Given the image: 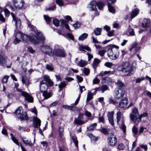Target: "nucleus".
<instances>
[{"label": "nucleus", "mask_w": 151, "mask_h": 151, "mask_svg": "<svg viewBox=\"0 0 151 151\" xmlns=\"http://www.w3.org/2000/svg\"><path fill=\"white\" fill-rule=\"evenodd\" d=\"M28 25L31 30H33L35 32L37 36L35 35H33L32 33L31 34L30 36H27V35L21 32L22 36L20 39L22 41L26 42L30 41L35 45L39 44L40 41L42 43H44L45 38L42 34L40 32L36 30L35 27L29 23L28 24Z\"/></svg>", "instance_id": "1"}, {"label": "nucleus", "mask_w": 151, "mask_h": 151, "mask_svg": "<svg viewBox=\"0 0 151 151\" xmlns=\"http://www.w3.org/2000/svg\"><path fill=\"white\" fill-rule=\"evenodd\" d=\"M119 47L115 45H111L108 47L106 51L108 56L112 60H115L119 57Z\"/></svg>", "instance_id": "2"}, {"label": "nucleus", "mask_w": 151, "mask_h": 151, "mask_svg": "<svg viewBox=\"0 0 151 151\" xmlns=\"http://www.w3.org/2000/svg\"><path fill=\"white\" fill-rule=\"evenodd\" d=\"M40 90L42 92L47 91L48 86H52L53 83L48 76L45 75L44 76L43 79L40 82Z\"/></svg>", "instance_id": "3"}, {"label": "nucleus", "mask_w": 151, "mask_h": 151, "mask_svg": "<svg viewBox=\"0 0 151 151\" xmlns=\"http://www.w3.org/2000/svg\"><path fill=\"white\" fill-rule=\"evenodd\" d=\"M139 114L138 109L135 108L133 109L132 114H130V118L132 120L134 121L136 124H138L141 122L142 117H145L147 116V114L146 113H144L140 115Z\"/></svg>", "instance_id": "4"}, {"label": "nucleus", "mask_w": 151, "mask_h": 151, "mask_svg": "<svg viewBox=\"0 0 151 151\" xmlns=\"http://www.w3.org/2000/svg\"><path fill=\"white\" fill-rule=\"evenodd\" d=\"M80 88V93L74 103H73L70 105V106L63 105V107L65 109L71 110L74 111H77L78 110L77 109L76 107L75 106L78 103L79 101L80 100L81 94L82 93L83 91L86 90L84 86H81L80 85H79Z\"/></svg>", "instance_id": "5"}, {"label": "nucleus", "mask_w": 151, "mask_h": 151, "mask_svg": "<svg viewBox=\"0 0 151 151\" xmlns=\"http://www.w3.org/2000/svg\"><path fill=\"white\" fill-rule=\"evenodd\" d=\"M41 51L44 53L50 56H53L54 53V51L52 50V48L50 45L44 44L40 47Z\"/></svg>", "instance_id": "6"}, {"label": "nucleus", "mask_w": 151, "mask_h": 151, "mask_svg": "<svg viewBox=\"0 0 151 151\" xmlns=\"http://www.w3.org/2000/svg\"><path fill=\"white\" fill-rule=\"evenodd\" d=\"M124 92L122 88H116L114 91V96L116 99H120L124 96Z\"/></svg>", "instance_id": "7"}, {"label": "nucleus", "mask_w": 151, "mask_h": 151, "mask_svg": "<svg viewBox=\"0 0 151 151\" xmlns=\"http://www.w3.org/2000/svg\"><path fill=\"white\" fill-rule=\"evenodd\" d=\"M116 119H117V122L118 124L120 125L119 122L121 121L122 124L120 126V128L122 130L124 133L125 134L126 133V127L124 124L123 120L122 119L121 112L120 111H119L116 113Z\"/></svg>", "instance_id": "8"}, {"label": "nucleus", "mask_w": 151, "mask_h": 151, "mask_svg": "<svg viewBox=\"0 0 151 151\" xmlns=\"http://www.w3.org/2000/svg\"><path fill=\"white\" fill-rule=\"evenodd\" d=\"M17 90L19 94L24 97L26 100L30 102H32L33 101V97L28 93L19 88H17Z\"/></svg>", "instance_id": "9"}, {"label": "nucleus", "mask_w": 151, "mask_h": 151, "mask_svg": "<svg viewBox=\"0 0 151 151\" xmlns=\"http://www.w3.org/2000/svg\"><path fill=\"white\" fill-rule=\"evenodd\" d=\"M125 64H127L125 67L124 72L128 73L127 74V76H129L133 74L134 73V68L132 65H130L128 62H126Z\"/></svg>", "instance_id": "10"}, {"label": "nucleus", "mask_w": 151, "mask_h": 151, "mask_svg": "<svg viewBox=\"0 0 151 151\" xmlns=\"http://www.w3.org/2000/svg\"><path fill=\"white\" fill-rule=\"evenodd\" d=\"M108 140V143L110 146L113 147L116 145L117 139L113 134L111 133L109 135Z\"/></svg>", "instance_id": "11"}, {"label": "nucleus", "mask_w": 151, "mask_h": 151, "mask_svg": "<svg viewBox=\"0 0 151 151\" xmlns=\"http://www.w3.org/2000/svg\"><path fill=\"white\" fill-rule=\"evenodd\" d=\"M24 2L23 0H14L13 4L14 6L17 9L22 8Z\"/></svg>", "instance_id": "12"}, {"label": "nucleus", "mask_w": 151, "mask_h": 151, "mask_svg": "<svg viewBox=\"0 0 151 151\" xmlns=\"http://www.w3.org/2000/svg\"><path fill=\"white\" fill-rule=\"evenodd\" d=\"M54 55H55L56 56L61 57H64L65 56V53L64 51L60 49H58L55 50H54Z\"/></svg>", "instance_id": "13"}, {"label": "nucleus", "mask_w": 151, "mask_h": 151, "mask_svg": "<svg viewBox=\"0 0 151 151\" xmlns=\"http://www.w3.org/2000/svg\"><path fill=\"white\" fill-rule=\"evenodd\" d=\"M11 14L13 19V20L15 22L16 28H19L21 25V22L20 19L16 17L13 13H12Z\"/></svg>", "instance_id": "14"}, {"label": "nucleus", "mask_w": 151, "mask_h": 151, "mask_svg": "<svg viewBox=\"0 0 151 151\" xmlns=\"http://www.w3.org/2000/svg\"><path fill=\"white\" fill-rule=\"evenodd\" d=\"M96 4V2L95 1H92L88 5V8L91 11L95 10L97 9Z\"/></svg>", "instance_id": "15"}, {"label": "nucleus", "mask_w": 151, "mask_h": 151, "mask_svg": "<svg viewBox=\"0 0 151 151\" xmlns=\"http://www.w3.org/2000/svg\"><path fill=\"white\" fill-rule=\"evenodd\" d=\"M128 103V100L127 98L122 99L119 104V106L121 108H124L127 106Z\"/></svg>", "instance_id": "16"}, {"label": "nucleus", "mask_w": 151, "mask_h": 151, "mask_svg": "<svg viewBox=\"0 0 151 151\" xmlns=\"http://www.w3.org/2000/svg\"><path fill=\"white\" fill-rule=\"evenodd\" d=\"M22 36L21 34V32H17L15 34V38L14 40V43L16 45L19 42L22 41L20 38H21V36Z\"/></svg>", "instance_id": "17"}, {"label": "nucleus", "mask_w": 151, "mask_h": 151, "mask_svg": "<svg viewBox=\"0 0 151 151\" xmlns=\"http://www.w3.org/2000/svg\"><path fill=\"white\" fill-rule=\"evenodd\" d=\"M41 124V121L37 117H35L33 118V125L34 127L38 128V126L40 127Z\"/></svg>", "instance_id": "18"}, {"label": "nucleus", "mask_w": 151, "mask_h": 151, "mask_svg": "<svg viewBox=\"0 0 151 151\" xmlns=\"http://www.w3.org/2000/svg\"><path fill=\"white\" fill-rule=\"evenodd\" d=\"M150 24V21L149 19H145L142 22V26L144 28H147L149 27Z\"/></svg>", "instance_id": "19"}, {"label": "nucleus", "mask_w": 151, "mask_h": 151, "mask_svg": "<svg viewBox=\"0 0 151 151\" xmlns=\"http://www.w3.org/2000/svg\"><path fill=\"white\" fill-rule=\"evenodd\" d=\"M139 9L137 8H135L132 10L131 15V18L132 19L136 16L139 14Z\"/></svg>", "instance_id": "20"}, {"label": "nucleus", "mask_w": 151, "mask_h": 151, "mask_svg": "<svg viewBox=\"0 0 151 151\" xmlns=\"http://www.w3.org/2000/svg\"><path fill=\"white\" fill-rule=\"evenodd\" d=\"M76 63L78 65L81 67L86 66L87 64V61L82 59Z\"/></svg>", "instance_id": "21"}, {"label": "nucleus", "mask_w": 151, "mask_h": 151, "mask_svg": "<svg viewBox=\"0 0 151 151\" xmlns=\"http://www.w3.org/2000/svg\"><path fill=\"white\" fill-rule=\"evenodd\" d=\"M42 96L44 97V99H47L50 98L52 96L51 92H48L47 91L42 92Z\"/></svg>", "instance_id": "22"}, {"label": "nucleus", "mask_w": 151, "mask_h": 151, "mask_svg": "<svg viewBox=\"0 0 151 151\" xmlns=\"http://www.w3.org/2000/svg\"><path fill=\"white\" fill-rule=\"evenodd\" d=\"M100 62V60L99 59L95 58L94 59L93 63V68L95 70L96 68L98 66V65Z\"/></svg>", "instance_id": "23"}, {"label": "nucleus", "mask_w": 151, "mask_h": 151, "mask_svg": "<svg viewBox=\"0 0 151 151\" xmlns=\"http://www.w3.org/2000/svg\"><path fill=\"white\" fill-rule=\"evenodd\" d=\"M20 118L21 120H27L28 119V117L27 115L26 112H24L20 116Z\"/></svg>", "instance_id": "24"}, {"label": "nucleus", "mask_w": 151, "mask_h": 151, "mask_svg": "<svg viewBox=\"0 0 151 151\" xmlns=\"http://www.w3.org/2000/svg\"><path fill=\"white\" fill-rule=\"evenodd\" d=\"M79 50L81 51H84L86 50L88 51H90L91 49L87 46L81 45L79 46Z\"/></svg>", "instance_id": "25"}, {"label": "nucleus", "mask_w": 151, "mask_h": 151, "mask_svg": "<svg viewBox=\"0 0 151 151\" xmlns=\"http://www.w3.org/2000/svg\"><path fill=\"white\" fill-rule=\"evenodd\" d=\"M22 139L24 144L30 146H32L33 144L30 139L24 140L23 138H22Z\"/></svg>", "instance_id": "26"}, {"label": "nucleus", "mask_w": 151, "mask_h": 151, "mask_svg": "<svg viewBox=\"0 0 151 151\" xmlns=\"http://www.w3.org/2000/svg\"><path fill=\"white\" fill-rule=\"evenodd\" d=\"M93 94L92 93L91 91H89L87 93L86 101L88 102L93 98Z\"/></svg>", "instance_id": "27"}, {"label": "nucleus", "mask_w": 151, "mask_h": 151, "mask_svg": "<svg viewBox=\"0 0 151 151\" xmlns=\"http://www.w3.org/2000/svg\"><path fill=\"white\" fill-rule=\"evenodd\" d=\"M96 6H97L98 9L100 10H102L103 7L104 6V4L101 1H99L96 3Z\"/></svg>", "instance_id": "28"}, {"label": "nucleus", "mask_w": 151, "mask_h": 151, "mask_svg": "<svg viewBox=\"0 0 151 151\" xmlns=\"http://www.w3.org/2000/svg\"><path fill=\"white\" fill-rule=\"evenodd\" d=\"M104 80L105 81V83H107L108 84H111L113 82L112 79L109 77L104 78Z\"/></svg>", "instance_id": "29"}, {"label": "nucleus", "mask_w": 151, "mask_h": 151, "mask_svg": "<svg viewBox=\"0 0 151 151\" xmlns=\"http://www.w3.org/2000/svg\"><path fill=\"white\" fill-rule=\"evenodd\" d=\"M6 58L5 57L0 55V64L3 65L5 64L6 62Z\"/></svg>", "instance_id": "30"}, {"label": "nucleus", "mask_w": 151, "mask_h": 151, "mask_svg": "<svg viewBox=\"0 0 151 151\" xmlns=\"http://www.w3.org/2000/svg\"><path fill=\"white\" fill-rule=\"evenodd\" d=\"M116 84L119 88H122L124 86V84L121 81L118 80Z\"/></svg>", "instance_id": "31"}, {"label": "nucleus", "mask_w": 151, "mask_h": 151, "mask_svg": "<svg viewBox=\"0 0 151 151\" xmlns=\"http://www.w3.org/2000/svg\"><path fill=\"white\" fill-rule=\"evenodd\" d=\"M108 9L110 12L112 13H114L115 12V9L114 7L109 4V3L108 4Z\"/></svg>", "instance_id": "32"}, {"label": "nucleus", "mask_w": 151, "mask_h": 151, "mask_svg": "<svg viewBox=\"0 0 151 151\" xmlns=\"http://www.w3.org/2000/svg\"><path fill=\"white\" fill-rule=\"evenodd\" d=\"M88 34L86 33H84L82 34L78 38V40H79L82 41L84 39L86 38L88 36Z\"/></svg>", "instance_id": "33"}, {"label": "nucleus", "mask_w": 151, "mask_h": 151, "mask_svg": "<svg viewBox=\"0 0 151 151\" xmlns=\"http://www.w3.org/2000/svg\"><path fill=\"white\" fill-rule=\"evenodd\" d=\"M108 87L106 85H103L100 87V91H101L103 93L105 91L108 90Z\"/></svg>", "instance_id": "34"}, {"label": "nucleus", "mask_w": 151, "mask_h": 151, "mask_svg": "<svg viewBox=\"0 0 151 151\" xmlns=\"http://www.w3.org/2000/svg\"><path fill=\"white\" fill-rule=\"evenodd\" d=\"M74 122L75 123L77 124H82L84 123V122L80 119H79L77 118H75Z\"/></svg>", "instance_id": "35"}, {"label": "nucleus", "mask_w": 151, "mask_h": 151, "mask_svg": "<svg viewBox=\"0 0 151 151\" xmlns=\"http://www.w3.org/2000/svg\"><path fill=\"white\" fill-rule=\"evenodd\" d=\"M108 102L109 104H112L114 105H115L118 103V102L116 101V100L111 97L109 98V99Z\"/></svg>", "instance_id": "36"}, {"label": "nucleus", "mask_w": 151, "mask_h": 151, "mask_svg": "<svg viewBox=\"0 0 151 151\" xmlns=\"http://www.w3.org/2000/svg\"><path fill=\"white\" fill-rule=\"evenodd\" d=\"M127 65V64H125L124 63L122 65L119 66L117 68L118 70L122 71L124 72L125 67Z\"/></svg>", "instance_id": "37"}, {"label": "nucleus", "mask_w": 151, "mask_h": 151, "mask_svg": "<svg viewBox=\"0 0 151 151\" xmlns=\"http://www.w3.org/2000/svg\"><path fill=\"white\" fill-rule=\"evenodd\" d=\"M94 31L96 35H99L101 34V29L100 28H97L94 29Z\"/></svg>", "instance_id": "38"}, {"label": "nucleus", "mask_w": 151, "mask_h": 151, "mask_svg": "<svg viewBox=\"0 0 151 151\" xmlns=\"http://www.w3.org/2000/svg\"><path fill=\"white\" fill-rule=\"evenodd\" d=\"M97 125V124L96 123H94L90 125L87 128V129L90 131L96 128Z\"/></svg>", "instance_id": "39"}, {"label": "nucleus", "mask_w": 151, "mask_h": 151, "mask_svg": "<svg viewBox=\"0 0 151 151\" xmlns=\"http://www.w3.org/2000/svg\"><path fill=\"white\" fill-rule=\"evenodd\" d=\"M63 129L60 130L59 132V135L60 137V141H63L64 139V138L63 137Z\"/></svg>", "instance_id": "40"}, {"label": "nucleus", "mask_w": 151, "mask_h": 151, "mask_svg": "<svg viewBox=\"0 0 151 151\" xmlns=\"http://www.w3.org/2000/svg\"><path fill=\"white\" fill-rule=\"evenodd\" d=\"M44 18L47 24H50L51 20L52 18L49 17L48 16L46 15L44 16Z\"/></svg>", "instance_id": "41"}, {"label": "nucleus", "mask_w": 151, "mask_h": 151, "mask_svg": "<svg viewBox=\"0 0 151 151\" xmlns=\"http://www.w3.org/2000/svg\"><path fill=\"white\" fill-rule=\"evenodd\" d=\"M46 68L48 70L51 71H53L54 70V68L52 64H47L46 66Z\"/></svg>", "instance_id": "42"}, {"label": "nucleus", "mask_w": 151, "mask_h": 151, "mask_svg": "<svg viewBox=\"0 0 151 151\" xmlns=\"http://www.w3.org/2000/svg\"><path fill=\"white\" fill-rule=\"evenodd\" d=\"M9 77V76H5L2 78L1 80L2 82L3 83H7L8 79Z\"/></svg>", "instance_id": "43"}, {"label": "nucleus", "mask_w": 151, "mask_h": 151, "mask_svg": "<svg viewBox=\"0 0 151 151\" xmlns=\"http://www.w3.org/2000/svg\"><path fill=\"white\" fill-rule=\"evenodd\" d=\"M53 24L56 27H58L59 25V21L56 18H54L52 21Z\"/></svg>", "instance_id": "44"}, {"label": "nucleus", "mask_w": 151, "mask_h": 151, "mask_svg": "<svg viewBox=\"0 0 151 151\" xmlns=\"http://www.w3.org/2000/svg\"><path fill=\"white\" fill-rule=\"evenodd\" d=\"M111 72V71H110L101 72L98 75V76L103 77L105 75L110 73Z\"/></svg>", "instance_id": "45"}, {"label": "nucleus", "mask_w": 151, "mask_h": 151, "mask_svg": "<svg viewBox=\"0 0 151 151\" xmlns=\"http://www.w3.org/2000/svg\"><path fill=\"white\" fill-rule=\"evenodd\" d=\"M72 139L74 142L75 144V145L77 147H78V141L77 140V137L75 136H73L72 137Z\"/></svg>", "instance_id": "46"}, {"label": "nucleus", "mask_w": 151, "mask_h": 151, "mask_svg": "<svg viewBox=\"0 0 151 151\" xmlns=\"http://www.w3.org/2000/svg\"><path fill=\"white\" fill-rule=\"evenodd\" d=\"M22 111V107L21 106H19V108L15 111V114L17 115H19Z\"/></svg>", "instance_id": "47"}, {"label": "nucleus", "mask_w": 151, "mask_h": 151, "mask_svg": "<svg viewBox=\"0 0 151 151\" xmlns=\"http://www.w3.org/2000/svg\"><path fill=\"white\" fill-rule=\"evenodd\" d=\"M114 113V112L113 111L108 112L107 114L108 119L113 118Z\"/></svg>", "instance_id": "48"}, {"label": "nucleus", "mask_w": 151, "mask_h": 151, "mask_svg": "<svg viewBox=\"0 0 151 151\" xmlns=\"http://www.w3.org/2000/svg\"><path fill=\"white\" fill-rule=\"evenodd\" d=\"M81 25V23L78 22H76L73 25V26L75 29H76L79 27Z\"/></svg>", "instance_id": "49"}, {"label": "nucleus", "mask_w": 151, "mask_h": 151, "mask_svg": "<svg viewBox=\"0 0 151 151\" xmlns=\"http://www.w3.org/2000/svg\"><path fill=\"white\" fill-rule=\"evenodd\" d=\"M66 85V84L65 82H61L59 84L58 87L60 89H61L65 87Z\"/></svg>", "instance_id": "50"}, {"label": "nucleus", "mask_w": 151, "mask_h": 151, "mask_svg": "<svg viewBox=\"0 0 151 151\" xmlns=\"http://www.w3.org/2000/svg\"><path fill=\"white\" fill-rule=\"evenodd\" d=\"M132 132L134 135H137L138 133V129L135 126H134L132 128Z\"/></svg>", "instance_id": "51"}, {"label": "nucleus", "mask_w": 151, "mask_h": 151, "mask_svg": "<svg viewBox=\"0 0 151 151\" xmlns=\"http://www.w3.org/2000/svg\"><path fill=\"white\" fill-rule=\"evenodd\" d=\"M100 131L102 133L105 134H107L108 133V131L107 129L105 128H102Z\"/></svg>", "instance_id": "52"}, {"label": "nucleus", "mask_w": 151, "mask_h": 151, "mask_svg": "<svg viewBox=\"0 0 151 151\" xmlns=\"http://www.w3.org/2000/svg\"><path fill=\"white\" fill-rule=\"evenodd\" d=\"M27 50L30 53L32 54L35 52V50H34L32 47L30 46H28L27 47Z\"/></svg>", "instance_id": "53"}, {"label": "nucleus", "mask_w": 151, "mask_h": 151, "mask_svg": "<svg viewBox=\"0 0 151 151\" xmlns=\"http://www.w3.org/2000/svg\"><path fill=\"white\" fill-rule=\"evenodd\" d=\"M56 3L59 6H62L63 5V3L62 0H56Z\"/></svg>", "instance_id": "54"}, {"label": "nucleus", "mask_w": 151, "mask_h": 151, "mask_svg": "<svg viewBox=\"0 0 151 151\" xmlns=\"http://www.w3.org/2000/svg\"><path fill=\"white\" fill-rule=\"evenodd\" d=\"M66 38L68 39V38H69L73 40L74 39V36L73 35L71 34L70 33H67L66 36Z\"/></svg>", "instance_id": "55"}, {"label": "nucleus", "mask_w": 151, "mask_h": 151, "mask_svg": "<svg viewBox=\"0 0 151 151\" xmlns=\"http://www.w3.org/2000/svg\"><path fill=\"white\" fill-rule=\"evenodd\" d=\"M99 82L100 80L97 77H96L93 80V84H98L99 83Z\"/></svg>", "instance_id": "56"}, {"label": "nucleus", "mask_w": 151, "mask_h": 151, "mask_svg": "<svg viewBox=\"0 0 151 151\" xmlns=\"http://www.w3.org/2000/svg\"><path fill=\"white\" fill-rule=\"evenodd\" d=\"M56 9V6L55 5H53L52 6L46 9V11H54Z\"/></svg>", "instance_id": "57"}, {"label": "nucleus", "mask_w": 151, "mask_h": 151, "mask_svg": "<svg viewBox=\"0 0 151 151\" xmlns=\"http://www.w3.org/2000/svg\"><path fill=\"white\" fill-rule=\"evenodd\" d=\"M145 79V78L143 77L141 78H138L136 80V83H140L141 81L144 80Z\"/></svg>", "instance_id": "58"}, {"label": "nucleus", "mask_w": 151, "mask_h": 151, "mask_svg": "<svg viewBox=\"0 0 151 151\" xmlns=\"http://www.w3.org/2000/svg\"><path fill=\"white\" fill-rule=\"evenodd\" d=\"M1 8H2L1 7ZM1 9H2V8H1ZM1 11H2V10ZM1 12H2V11H1ZM1 12H0V13ZM0 21H1V22H3V23L5 21V18L3 16L0 14Z\"/></svg>", "instance_id": "59"}, {"label": "nucleus", "mask_w": 151, "mask_h": 151, "mask_svg": "<svg viewBox=\"0 0 151 151\" xmlns=\"http://www.w3.org/2000/svg\"><path fill=\"white\" fill-rule=\"evenodd\" d=\"M106 52V51L104 50H100L99 52V54L101 56H103L104 55Z\"/></svg>", "instance_id": "60"}, {"label": "nucleus", "mask_w": 151, "mask_h": 151, "mask_svg": "<svg viewBox=\"0 0 151 151\" xmlns=\"http://www.w3.org/2000/svg\"><path fill=\"white\" fill-rule=\"evenodd\" d=\"M5 15L6 17H8L9 15V11L7 9H4Z\"/></svg>", "instance_id": "61"}, {"label": "nucleus", "mask_w": 151, "mask_h": 151, "mask_svg": "<svg viewBox=\"0 0 151 151\" xmlns=\"http://www.w3.org/2000/svg\"><path fill=\"white\" fill-rule=\"evenodd\" d=\"M83 70L84 73L86 75H88V74L89 73V69L87 68H84Z\"/></svg>", "instance_id": "62"}, {"label": "nucleus", "mask_w": 151, "mask_h": 151, "mask_svg": "<svg viewBox=\"0 0 151 151\" xmlns=\"http://www.w3.org/2000/svg\"><path fill=\"white\" fill-rule=\"evenodd\" d=\"M129 34L131 36L134 35L135 33L134 32V29H130L129 30Z\"/></svg>", "instance_id": "63"}, {"label": "nucleus", "mask_w": 151, "mask_h": 151, "mask_svg": "<svg viewBox=\"0 0 151 151\" xmlns=\"http://www.w3.org/2000/svg\"><path fill=\"white\" fill-rule=\"evenodd\" d=\"M118 147L119 150H122L124 149V146L123 144L122 143H120L119 144Z\"/></svg>", "instance_id": "64"}]
</instances>
